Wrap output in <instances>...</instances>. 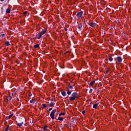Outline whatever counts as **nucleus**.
Returning a JSON list of instances; mask_svg holds the SVG:
<instances>
[{
    "label": "nucleus",
    "mask_w": 131,
    "mask_h": 131,
    "mask_svg": "<svg viewBox=\"0 0 131 131\" xmlns=\"http://www.w3.org/2000/svg\"><path fill=\"white\" fill-rule=\"evenodd\" d=\"M79 95L77 94V92H74L72 94L71 96L70 97V101H75V99H78Z\"/></svg>",
    "instance_id": "f257e3e1"
},
{
    "label": "nucleus",
    "mask_w": 131,
    "mask_h": 131,
    "mask_svg": "<svg viewBox=\"0 0 131 131\" xmlns=\"http://www.w3.org/2000/svg\"><path fill=\"white\" fill-rule=\"evenodd\" d=\"M56 112H57V110L56 109H54L51 112L50 114V117L53 120L55 119V113H56Z\"/></svg>",
    "instance_id": "f03ea898"
},
{
    "label": "nucleus",
    "mask_w": 131,
    "mask_h": 131,
    "mask_svg": "<svg viewBox=\"0 0 131 131\" xmlns=\"http://www.w3.org/2000/svg\"><path fill=\"white\" fill-rule=\"evenodd\" d=\"M83 14V11H80L77 13L76 17L77 18H82Z\"/></svg>",
    "instance_id": "7ed1b4c3"
},
{
    "label": "nucleus",
    "mask_w": 131,
    "mask_h": 131,
    "mask_svg": "<svg viewBox=\"0 0 131 131\" xmlns=\"http://www.w3.org/2000/svg\"><path fill=\"white\" fill-rule=\"evenodd\" d=\"M87 24L91 26V27H96V24L95 23H91V21L88 22Z\"/></svg>",
    "instance_id": "20e7f679"
},
{
    "label": "nucleus",
    "mask_w": 131,
    "mask_h": 131,
    "mask_svg": "<svg viewBox=\"0 0 131 131\" xmlns=\"http://www.w3.org/2000/svg\"><path fill=\"white\" fill-rule=\"evenodd\" d=\"M12 98H13V94H10L9 96L8 97L6 98V102L8 103V102H9V101H10V100H12Z\"/></svg>",
    "instance_id": "39448f33"
},
{
    "label": "nucleus",
    "mask_w": 131,
    "mask_h": 131,
    "mask_svg": "<svg viewBox=\"0 0 131 131\" xmlns=\"http://www.w3.org/2000/svg\"><path fill=\"white\" fill-rule=\"evenodd\" d=\"M42 36V35L40 33H39L38 34L36 35L35 37L37 38V39H40Z\"/></svg>",
    "instance_id": "423d86ee"
},
{
    "label": "nucleus",
    "mask_w": 131,
    "mask_h": 131,
    "mask_svg": "<svg viewBox=\"0 0 131 131\" xmlns=\"http://www.w3.org/2000/svg\"><path fill=\"white\" fill-rule=\"evenodd\" d=\"M73 86H74V85H71L70 84H69V85H68V88H69L68 90H69L70 91H72L73 92V91H74L72 90H73Z\"/></svg>",
    "instance_id": "0eeeda50"
},
{
    "label": "nucleus",
    "mask_w": 131,
    "mask_h": 131,
    "mask_svg": "<svg viewBox=\"0 0 131 131\" xmlns=\"http://www.w3.org/2000/svg\"><path fill=\"white\" fill-rule=\"evenodd\" d=\"M82 23H80V24H78V28L79 29V30H82Z\"/></svg>",
    "instance_id": "6e6552de"
},
{
    "label": "nucleus",
    "mask_w": 131,
    "mask_h": 131,
    "mask_svg": "<svg viewBox=\"0 0 131 131\" xmlns=\"http://www.w3.org/2000/svg\"><path fill=\"white\" fill-rule=\"evenodd\" d=\"M117 61L119 62V63H121L122 62V58L121 56H119L117 57Z\"/></svg>",
    "instance_id": "1a4fd4ad"
},
{
    "label": "nucleus",
    "mask_w": 131,
    "mask_h": 131,
    "mask_svg": "<svg viewBox=\"0 0 131 131\" xmlns=\"http://www.w3.org/2000/svg\"><path fill=\"white\" fill-rule=\"evenodd\" d=\"M99 102L93 105V108L94 109H97V108H98V106H99Z\"/></svg>",
    "instance_id": "9d476101"
},
{
    "label": "nucleus",
    "mask_w": 131,
    "mask_h": 131,
    "mask_svg": "<svg viewBox=\"0 0 131 131\" xmlns=\"http://www.w3.org/2000/svg\"><path fill=\"white\" fill-rule=\"evenodd\" d=\"M46 32H47V29H45L44 30H42V31L41 32H40V33L42 35H43V34H45V33H46Z\"/></svg>",
    "instance_id": "9b49d317"
},
{
    "label": "nucleus",
    "mask_w": 131,
    "mask_h": 131,
    "mask_svg": "<svg viewBox=\"0 0 131 131\" xmlns=\"http://www.w3.org/2000/svg\"><path fill=\"white\" fill-rule=\"evenodd\" d=\"M24 123V122H22L21 123H17V125H18V126H19V127L22 126V125H23V124Z\"/></svg>",
    "instance_id": "f8f14e48"
},
{
    "label": "nucleus",
    "mask_w": 131,
    "mask_h": 131,
    "mask_svg": "<svg viewBox=\"0 0 131 131\" xmlns=\"http://www.w3.org/2000/svg\"><path fill=\"white\" fill-rule=\"evenodd\" d=\"M11 13V9L10 8H8L6 9V14H10Z\"/></svg>",
    "instance_id": "ddd939ff"
},
{
    "label": "nucleus",
    "mask_w": 131,
    "mask_h": 131,
    "mask_svg": "<svg viewBox=\"0 0 131 131\" xmlns=\"http://www.w3.org/2000/svg\"><path fill=\"white\" fill-rule=\"evenodd\" d=\"M61 95H62L63 97H66V95H67V94H66V92L63 91V92H61Z\"/></svg>",
    "instance_id": "4468645a"
},
{
    "label": "nucleus",
    "mask_w": 131,
    "mask_h": 131,
    "mask_svg": "<svg viewBox=\"0 0 131 131\" xmlns=\"http://www.w3.org/2000/svg\"><path fill=\"white\" fill-rule=\"evenodd\" d=\"M5 45L7 47H9V46H11V44H10V42L9 41H7L5 42Z\"/></svg>",
    "instance_id": "2eb2a0df"
},
{
    "label": "nucleus",
    "mask_w": 131,
    "mask_h": 131,
    "mask_svg": "<svg viewBox=\"0 0 131 131\" xmlns=\"http://www.w3.org/2000/svg\"><path fill=\"white\" fill-rule=\"evenodd\" d=\"M55 102H51V103H50L49 106H50V107H53V106H55Z\"/></svg>",
    "instance_id": "dca6fc26"
},
{
    "label": "nucleus",
    "mask_w": 131,
    "mask_h": 131,
    "mask_svg": "<svg viewBox=\"0 0 131 131\" xmlns=\"http://www.w3.org/2000/svg\"><path fill=\"white\" fill-rule=\"evenodd\" d=\"M72 90H68L67 93L69 95H71V93H72Z\"/></svg>",
    "instance_id": "f3484780"
},
{
    "label": "nucleus",
    "mask_w": 131,
    "mask_h": 131,
    "mask_svg": "<svg viewBox=\"0 0 131 131\" xmlns=\"http://www.w3.org/2000/svg\"><path fill=\"white\" fill-rule=\"evenodd\" d=\"M108 60L110 62H112V61H113V58L111 56H109Z\"/></svg>",
    "instance_id": "a211bd4d"
},
{
    "label": "nucleus",
    "mask_w": 131,
    "mask_h": 131,
    "mask_svg": "<svg viewBox=\"0 0 131 131\" xmlns=\"http://www.w3.org/2000/svg\"><path fill=\"white\" fill-rule=\"evenodd\" d=\"M30 103H31V104H34V103H35V100L32 99L30 100Z\"/></svg>",
    "instance_id": "6ab92c4d"
},
{
    "label": "nucleus",
    "mask_w": 131,
    "mask_h": 131,
    "mask_svg": "<svg viewBox=\"0 0 131 131\" xmlns=\"http://www.w3.org/2000/svg\"><path fill=\"white\" fill-rule=\"evenodd\" d=\"M94 83H95V81H92L90 82V85L92 86L94 85Z\"/></svg>",
    "instance_id": "aec40b11"
},
{
    "label": "nucleus",
    "mask_w": 131,
    "mask_h": 131,
    "mask_svg": "<svg viewBox=\"0 0 131 131\" xmlns=\"http://www.w3.org/2000/svg\"><path fill=\"white\" fill-rule=\"evenodd\" d=\"M39 47V45L38 44L35 45L34 46V48H35V49H37V48H38Z\"/></svg>",
    "instance_id": "412c9836"
},
{
    "label": "nucleus",
    "mask_w": 131,
    "mask_h": 131,
    "mask_svg": "<svg viewBox=\"0 0 131 131\" xmlns=\"http://www.w3.org/2000/svg\"><path fill=\"white\" fill-rule=\"evenodd\" d=\"M14 115V114H11V115H10L9 116H8V119H10L11 117H12V116H13Z\"/></svg>",
    "instance_id": "4be33fe9"
},
{
    "label": "nucleus",
    "mask_w": 131,
    "mask_h": 131,
    "mask_svg": "<svg viewBox=\"0 0 131 131\" xmlns=\"http://www.w3.org/2000/svg\"><path fill=\"white\" fill-rule=\"evenodd\" d=\"M58 120H59L60 121H62L63 120V119H64L62 117H59L58 118Z\"/></svg>",
    "instance_id": "5701e85b"
},
{
    "label": "nucleus",
    "mask_w": 131,
    "mask_h": 131,
    "mask_svg": "<svg viewBox=\"0 0 131 131\" xmlns=\"http://www.w3.org/2000/svg\"><path fill=\"white\" fill-rule=\"evenodd\" d=\"M1 14H4V8L3 7L1 8Z\"/></svg>",
    "instance_id": "b1692460"
},
{
    "label": "nucleus",
    "mask_w": 131,
    "mask_h": 131,
    "mask_svg": "<svg viewBox=\"0 0 131 131\" xmlns=\"http://www.w3.org/2000/svg\"><path fill=\"white\" fill-rule=\"evenodd\" d=\"M42 106L43 108H47V104L45 103H43L42 104Z\"/></svg>",
    "instance_id": "393cba45"
},
{
    "label": "nucleus",
    "mask_w": 131,
    "mask_h": 131,
    "mask_svg": "<svg viewBox=\"0 0 131 131\" xmlns=\"http://www.w3.org/2000/svg\"><path fill=\"white\" fill-rule=\"evenodd\" d=\"M62 115H65V113H60L59 114V116H62Z\"/></svg>",
    "instance_id": "a878e982"
},
{
    "label": "nucleus",
    "mask_w": 131,
    "mask_h": 131,
    "mask_svg": "<svg viewBox=\"0 0 131 131\" xmlns=\"http://www.w3.org/2000/svg\"><path fill=\"white\" fill-rule=\"evenodd\" d=\"M23 15H24V16H26V15H27V11H25L23 13Z\"/></svg>",
    "instance_id": "bb28decb"
},
{
    "label": "nucleus",
    "mask_w": 131,
    "mask_h": 131,
    "mask_svg": "<svg viewBox=\"0 0 131 131\" xmlns=\"http://www.w3.org/2000/svg\"><path fill=\"white\" fill-rule=\"evenodd\" d=\"M93 93V89H91L89 91V94H92Z\"/></svg>",
    "instance_id": "cd10ccee"
},
{
    "label": "nucleus",
    "mask_w": 131,
    "mask_h": 131,
    "mask_svg": "<svg viewBox=\"0 0 131 131\" xmlns=\"http://www.w3.org/2000/svg\"><path fill=\"white\" fill-rule=\"evenodd\" d=\"M5 131H8L9 130V126H8L5 129Z\"/></svg>",
    "instance_id": "c85d7f7f"
},
{
    "label": "nucleus",
    "mask_w": 131,
    "mask_h": 131,
    "mask_svg": "<svg viewBox=\"0 0 131 131\" xmlns=\"http://www.w3.org/2000/svg\"><path fill=\"white\" fill-rule=\"evenodd\" d=\"M107 70L106 71V74L109 73V72H110V71H109V69L107 68Z\"/></svg>",
    "instance_id": "c756f323"
},
{
    "label": "nucleus",
    "mask_w": 131,
    "mask_h": 131,
    "mask_svg": "<svg viewBox=\"0 0 131 131\" xmlns=\"http://www.w3.org/2000/svg\"><path fill=\"white\" fill-rule=\"evenodd\" d=\"M43 128L44 130H46V129H47L48 128V126H45L43 127Z\"/></svg>",
    "instance_id": "7c9ffc66"
},
{
    "label": "nucleus",
    "mask_w": 131,
    "mask_h": 131,
    "mask_svg": "<svg viewBox=\"0 0 131 131\" xmlns=\"http://www.w3.org/2000/svg\"><path fill=\"white\" fill-rule=\"evenodd\" d=\"M32 96V94L31 92H30L29 94V96L31 97Z\"/></svg>",
    "instance_id": "2f4dec72"
},
{
    "label": "nucleus",
    "mask_w": 131,
    "mask_h": 131,
    "mask_svg": "<svg viewBox=\"0 0 131 131\" xmlns=\"http://www.w3.org/2000/svg\"><path fill=\"white\" fill-rule=\"evenodd\" d=\"M6 35H5V34H2L1 35V36H2V37H4V36H5Z\"/></svg>",
    "instance_id": "473e14b6"
},
{
    "label": "nucleus",
    "mask_w": 131,
    "mask_h": 131,
    "mask_svg": "<svg viewBox=\"0 0 131 131\" xmlns=\"http://www.w3.org/2000/svg\"><path fill=\"white\" fill-rule=\"evenodd\" d=\"M52 110H53V108H49V111H52Z\"/></svg>",
    "instance_id": "72a5a7b5"
},
{
    "label": "nucleus",
    "mask_w": 131,
    "mask_h": 131,
    "mask_svg": "<svg viewBox=\"0 0 131 131\" xmlns=\"http://www.w3.org/2000/svg\"><path fill=\"white\" fill-rule=\"evenodd\" d=\"M50 101L51 102H52L54 101V99L53 98L50 99Z\"/></svg>",
    "instance_id": "f704fd0d"
},
{
    "label": "nucleus",
    "mask_w": 131,
    "mask_h": 131,
    "mask_svg": "<svg viewBox=\"0 0 131 131\" xmlns=\"http://www.w3.org/2000/svg\"><path fill=\"white\" fill-rule=\"evenodd\" d=\"M82 114H84V113H85V111H83L82 112Z\"/></svg>",
    "instance_id": "c9c22d12"
},
{
    "label": "nucleus",
    "mask_w": 131,
    "mask_h": 131,
    "mask_svg": "<svg viewBox=\"0 0 131 131\" xmlns=\"http://www.w3.org/2000/svg\"><path fill=\"white\" fill-rule=\"evenodd\" d=\"M68 30V29L66 28H64V31H67Z\"/></svg>",
    "instance_id": "e433bc0d"
},
{
    "label": "nucleus",
    "mask_w": 131,
    "mask_h": 131,
    "mask_svg": "<svg viewBox=\"0 0 131 131\" xmlns=\"http://www.w3.org/2000/svg\"><path fill=\"white\" fill-rule=\"evenodd\" d=\"M93 104H94V102H91L90 103V105H93Z\"/></svg>",
    "instance_id": "4c0bfd02"
},
{
    "label": "nucleus",
    "mask_w": 131,
    "mask_h": 131,
    "mask_svg": "<svg viewBox=\"0 0 131 131\" xmlns=\"http://www.w3.org/2000/svg\"><path fill=\"white\" fill-rule=\"evenodd\" d=\"M16 100H17V101H19V98L17 97Z\"/></svg>",
    "instance_id": "58836bf2"
},
{
    "label": "nucleus",
    "mask_w": 131,
    "mask_h": 131,
    "mask_svg": "<svg viewBox=\"0 0 131 131\" xmlns=\"http://www.w3.org/2000/svg\"><path fill=\"white\" fill-rule=\"evenodd\" d=\"M9 2H10V0H8L7 1V4H9Z\"/></svg>",
    "instance_id": "ea45409f"
},
{
    "label": "nucleus",
    "mask_w": 131,
    "mask_h": 131,
    "mask_svg": "<svg viewBox=\"0 0 131 131\" xmlns=\"http://www.w3.org/2000/svg\"><path fill=\"white\" fill-rule=\"evenodd\" d=\"M55 115H56V116H58V114H55Z\"/></svg>",
    "instance_id": "a19ab883"
},
{
    "label": "nucleus",
    "mask_w": 131,
    "mask_h": 131,
    "mask_svg": "<svg viewBox=\"0 0 131 131\" xmlns=\"http://www.w3.org/2000/svg\"><path fill=\"white\" fill-rule=\"evenodd\" d=\"M67 53H69V52H68V51H67V52H66V54H67Z\"/></svg>",
    "instance_id": "79ce46f5"
},
{
    "label": "nucleus",
    "mask_w": 131,
    "mask_h": 131,
    "mask_svg": "<svg viewBox=\"0 0 131 131\" xmlns=\"http://www.w3.org/2000/svg\"><path fill=\"white\" fill-rule=\"evenodd\" d=\"M115 60H116V58H115Z\"/></svg>",
    "instance_id": "37998d69"
}]
</instances>
